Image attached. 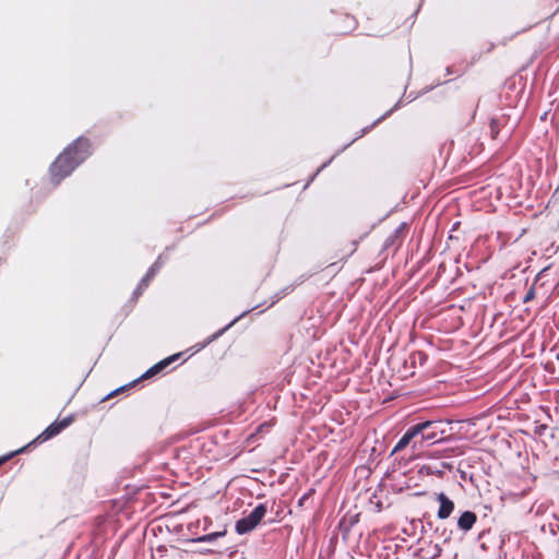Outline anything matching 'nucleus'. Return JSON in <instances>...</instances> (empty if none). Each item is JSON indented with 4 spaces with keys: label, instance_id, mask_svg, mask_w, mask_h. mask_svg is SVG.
<instances>
[{
    "label": "nucleus",
    "instance_id": "nucleus-7",
    "mask_svg": "<svg viewBox=\"0 0 559 559\" xmlns=\"http://www.w3.org/2000/svg\"><path fill=\"white\" fill-rule=\"evenodd\" d=\"M180 356V354H175L159 362H157L156 365H154L153 367H151L143 376L142 378H150V377H153L155 374H157L158 372H160L164 368H166L168 365H170L173 361H175L178 357Z\"/></svg>",
    "mask_w": 559,
    "mask_h": 559
},
{
    "label": "nucleus",
    "instance_id": "nucleus-11",
    "mask_svg": "<svg viewBox=\"0 0 559 559\" xmlns=\"http://www.w3.org/2000/svg\"><path fill=\"white\" fill-rule=\"evenodd\" d=\"M430 425L429 424H416L412 427H409L406 432L404 433V436H406L411 441H416L415 438L416 437H420V432H423V430L426 428V427H429Z\"/></svg>",
    "mask_w": 559,
    "mask_h": 559
},
{
    "label": "nucleus",
    "instance_id": "nucleus-10",
    "mask_svg": "<svg viewBox=\"0 0 559 559\" xmlns=\"http://www.w3.org/2000/svg\"><path fill=\"white\" fill-rule=\"evenodd\" d=\"M62 431L60 425L55 421L50 426H48L38 437L36 440L44 442L49 440L50 438L57 436Z\"/></svg>",
    "mask_w": 559,
    "mask_h": 559
},
{
    "label": "nucleus",
    "instance_id": "nucleus-5",
    "mask_svg": "<svg viewBox=\"0 0 559 559\" xmlns=\"http://www.w3.org/2000/svg\"><path fill=\"white\" fill-rule=\"evenodd\" d=\"M437 500L440 503L437 513L438 518L440 520L448 519L454 510V502L451 499H449L443 492L437 495Z\"/></svg>",
    "mask_w": 559,
    "mask_h": 559
},
{
    "label": "nucleus",
    "instance_id": "nucleus-15",
    "mask_svg": "<svg viewBox=\"0 0 559 559\" xmlns=\"http://www.w3.org/2000/svg\"><path fill=\"white\" fill-rule=\"evenodd\" d=\"M490 133H491L492 138H496L498 134V127H497L496 120H491V122H490Z\"/></svg>",
    "mask_w": 559,
    "mask_h": 559
},
{
    "label": "nucleus",
    "instance_id": "nucleus-4",
    "mask_svg": "<svg viewBox=\"0 0 559 559\" xmlns=\"http://www.w3.org/2000/svg\"><path fill=\"white\" fill-rule=\"evenodd\" d=\"M163 257L159 255L158 259L155 261V263L148 269L145 276L142 278L141 283L134 290V295H141L143 289H145L150 283V281L155 276V274L158 272L160 266L163 265Z\"/></svg>",
    "mask_w": 559,
    "mask_h": 559
},
{
    "label": "nucleus",
    "instance_id": "nucleus-17",
    "mask_svg": "<svg viewBox=\"0 0 559 559\" xmlns=\"http://www.w3.org/2000/svg\"><path fill=\"white\" fill-rule=\"evenodd\" d=\"M308 497H309V495H308V493L304 495V496L299 499V504H300V506H301V504H304V503H305V500H306V499H308Z\"/></svg>",
    "mask_w": 559,
    "mask_h": 559
},
{
    "label": "nucleus",
    "instance_id": "nucleus-1",
    "mask_svg": "<svg viewBox=\"0 0 559 559\" xmlns=\"http://www.w3.org/2000/svg\"><path fill=\"white\" fill-rule=\"evenodd\" d=\"M91 155L87 139L79 138L57 157L50 167L51 178L58 185Z\"/></svg>",
    "mask_w": 559,
    "mask_h": 559
},
{
    "label": "nucleus",
    "instance_id": "nucleus-13",
    "mask_svg": "<svg viewBox=\"0 0 559 559\" xmlns=\"http://www.w3.org/2000/svg\"><path fill=\"white\" fill-rule=\"evenodd\" d=\"M535 298V288L531 287L523 297V302H528Z\"/></svg>",
    "mask_w": 559,
    "mask_h": 559
},
{
    "label": "nucleus",
    "instance_id": "nucleus-3",
    "mask_svg": "<svg viewBox=\"0 0 559 559\" xmlns=\"http://www.w3.org/2000/svg\"><path fill=\"white\" fill-rule=\"evenodd\" d=\"M266 514V507L263 503L258 504L247 516L236 522V532L240 535L251 532Z\"/></svg>",
    "mask_w": 559,
    "mask_h": 559
},
{
    "label": "nucleus",
    "instance_id": "nucleus-18",
    "mask_svg": "<svg viewBox=\"0 0 559 559\" xmlns=\"http://www.w3.org/2000/svg\"><path fill=\"white\" fill-rule=\"evenodd\" d=\"M330 162H331V159L328 163L322 164V166L318 169V173L321 171V169H323Z\"/></svg>",
    "mask_w": 559,
    "mask_h": 559
},
{
    "label": "nucleus",
    "instance_id": "nucleus-19",
    "mask_svg": "<svg viewBox=\"0 0 559 559\" xmlns=\"http://www.w3.org/2000/svg\"><path fill=\"white\" fill-rule=\"evenodd\" d=\"M119 390H120V389H118V391H119ZM116 392H117V390H116V391H114L112 393H109L108 397H109V396H112Z\"/></svg>",
    "mask_w": 559,
    "mask_h": 559
},
{
    "label": "nucleus",
    "instance_id": "nucleus-14",
    "mask_svg": "<svg viewBox=\"0 0 559 559\" xmlns=\"http://www.w3.org/2000/svg\"><path fill=\"white\" fill-rule=\"evenodd\" d=\"M72 420H73L72 416H69V417H64L63 419H61L60 421H57V423L60 425L61 429L63 430L64 428L70 426Z\"/></svg>",
    "mask_w": 559,
    "mask_h": 559
},
{
    "label": "nucleus",
    "instance_id": "nucleus-6",
    "mask_svg": "<svg viewBox=\"0 0 559 559\" xmlns=\"http://www.w3.org/2000/svg\"><path fill=\"white\" fill-rule=\"evenodd\" d=\"M477 518L476 514L472 511H465L461 514V516L457 520V526L460 530L467 532L469 531L473 525L475 524Z\"/></svg>",
    "mask_w": 559,
    "mask_h": 559
},
{
    "label": "nucleus",
    "instance_id": "nucleus-8",
    "mask_svg": "<svg viewBox=\"0 0 559 559\" xmlns=\"http://www.w3.org/2000/svg\"><path fill=\"white\" fill-rule=\"evenodd\" d=\"M250 310H247L245 312H242L239 317L235 318L229 324H227L225 328L221 329L219 331H217L216 333H214L213 335H211L203 344L199 345L198 346V350L204 348L206 345H209L210 343H212L213 341H215L216 338H218L225 331H227L230 326H233L240 318H242L243 316H246Z\"/></svg>",
    "mask_w": 559,
    "mask_h": 559
},
{
    "label": "nucleus",
    "instance_id": "nucleus-9",
    "mask_svg": "<svg viewBox=\"0 0 559 559\" xmlns=\"http://www.w3.org/2000/svg\"><path fill=\"white\" fill-rule=\"evenodd\" d=\"M62 431L60 425L55 421L50 426H48L38 437L36 440L44 442L49 440L50 438L57 436Z\"/></svg>",
    "mask_w": 559,
    "mask_h": 559
},
{
    "label": "nucleus",
    "instance_id": "nucleus-12",
    "mask_svg": "<svg viewBox=\"0 0 559 559\" xmlns=\"http://www.w3.org/2000/svg\"><path fill=\"white\" fill-rule=\"evenodd\" d=\"M412 441L406 437V436H402V438L397 441V443L395 444L394 449H393V453L395 452H400L402 451L403 449H405Z\"/></svg>",
    "mask_w": 559,
    "mask_h": 559
},
{
    "label": "nucleus",
    "instance_id": "nucleus-2",
    "mask_svg": "<svg viewBox=\"0 0 559 559\" xmlns=\"http://www.w3.org/2000/svg\"><path fill=\"white\" fill-rule=\"evenodd\" d=\"M420 424H429V427H426L423 432H420V441H414L412 444L413 450L420 449L424 443L435 444L439 443L443 440V435L445 430L441 428L442 421L440 420H426Z\"/></svg>",
    "mask_w": 559,
    "mask_h": 559
},
{
    "label": "nucleus",
    "instance_id": "nucleus-16",
    "mask_svg": "<svg viewBox=\"0 0 559 559\" xmlns=\"http://www.w3.org/2000/svg\"><path fill=\"white\" fill-rule=\"evenodd\" d=\"M14 455V453H11L7 456H2L0 457V465H2L4 462H7L10 457H12Z\"/></svg>",
    "mask_w": 559,
    "mask_h": 559
}]
</instances>
